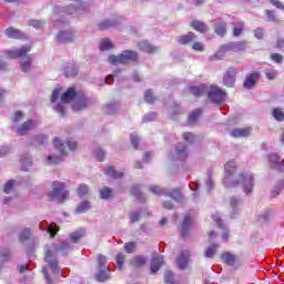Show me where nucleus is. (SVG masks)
<instances>
[{
    "mask_svg": "<svg viewBox=\"0 0 284 284\" xmlns=\"http://www.w3.org/2000/svg\"><path fill=\"white\" fill-rule=\"evenodd\" d=\"M239 165H236V161L231 160L224 166V186L225 187H239L242 185L243 192L248 195L254 192V174L242 172L239 174L236 180L232 181V176L236 174Z\"/></svg>",
    "mask_w": 284,
    "mask_h": 284,
    "instance_id": "1",
    "label": "nucleus"
},
{
    "mask_svg": "<svg viewBox=\"0 0 284 284\" xmlns=\"http://www.w3.org/2000/svg\"><path fill=\"white\" fill-rule=\"evenodd\" d=\"M68 250H70V244L68 242H62L59 245L52 244L51 248H47L44 253V262L48 263L51 272L58 274V276H63L61 268L59 267V261L57 260V254L61 252L62 256L68 254Z\"/></svg>",
    "mask_w": 284,
    "mask_h": 284,
    "instance_id": "2",
    "label": "nucleus"
},
{
    "mask_svg": "<svg viewBox=\"0 0 284 284\" xmlns=\"http://www.w3.org/2000/svg\"><path fill=\"white\" fill-rule=\"evenodd\" d=\"M111 65H130V63L139 62V52L133 50H124L120 54H111L108 58Z\"/></svg>",
    "mask_w": 284,
    "mask_h": 284,
    "instance_id": "3",
    "label": "nucleus"
},
{
    "mask_svg": "<svg viewBox=\"0 0 284 284\" xmlns=\"http://www.w3.org/2000/svg\"><path fill=\"white\" fill-rule=\"evenodd\" d=\"M52 191L49 193L50 201L58 199L59 203H63L70 196V191L65 190V183L53 181L51 185Z\"/></svg>",
    "mask_w": 284,
    "mask_h": 284,
    "instance_id": "4",
    "label": "nucleus"
},
{
    "mask_svg": "<svg viewBox=\"0 0 284 284\" xmlns=\"http://www.w3.org/2000/svg\"><path fill=\"white\" fill-rule=\"evenodd\" d=\"M221 261L225 264L229 265V267H234V270H239V267L243 266V262L239 257V255L226 251L221 254Z\"/></svg>",
    "mask_w": 284,
    "mask_h": 284,
    "instance_id": "5",
    "label": "nucleus"
},
{
    "mask_svg": "<svg viewBox=\"0 0 284 284\" xmlns=\"http://www.w3.org/2000/svg\"><path fill=\"white\" fill-rule=\"evenodd\" d=\"M207 97L211 100V103H216L217 105H221L222 102L225 101L226 93L225 91L221 90V88L216 85H211Z\"/></svg>",
    "mask_w": 284,
    "mask_h": 284,
    "instance_id": "6",
    "label": "nucleus"
},
{
    "mask_svg": "<svg viewBox=\"0 0 284 284\" xmlns=\"http://www.w3.org/2000/svg\"><path fill=\"white\" fill-rule=\"evenodd\" d=\"M88 105H90V100L85 97V93L78 91V95H75V100L72 104V110H74V112H81V110H87Z\"/></svg>",
    "mask_w": 284,
    "mask_h": 284,
    "instance_id": "7",
    "label": "nucleus"
},
{
    "mask_svg": "<svg viewBox=\"0 0 284 284\" xmlns=\"http://www.w3.org/2000/svg\"><path fill=\"white\" fill-rule=\"evenodd\" d=\"M236 74H239V71L234 68H229L223 77V84L226 88H234V83H236Z\"/></svg>",
    "mask_w": 284,
    "mask_h": 284,
    "instance_id": "8",
    "label": "nucleus"
},
{
    "mask_svg": "<svg viewBox=\"0 0 284 284\" xmlns=\"http://www.w3.org/2000/svg\"><path fill=\"white\" fill-rule=\"evenodd\" d=\"M261 81V73L258 71H254L246 75L245 81L243 82V88L245 90H252Z\"/></svg>",
    "mask_w": 284,
    "mask_h": 284,
    "instance_id": "9",
    "label": "nucleus"
},
{
    "mask_svg": "<svg viewBox=\"0 0 284 284\" xmlns=\"http://www.w3.org/2000/svg\"><path fill=\"white\" fill-rule=\"evenodd\" d=\"M32 50V45L27 44L21 47L20 49L9 51L8 57L9 59H21L23 57H28V52Z\"/></svg>",
    "mask_w": 284,
    "mask_h": 284,
    "instance_id": "10",
    "label": "nucleus"
},
{
    "mask_svg": "<svg viewBox=\"0 0 284 284\" xmlns=\"http://www.w3.org/2000/svg\"><path fill=\"white\" fill-rule=\"evenodd\" d=\"M190 153L187 152V145L180 142L175 145V159L178 161H187Z\"/></svg>",
    "mask_w": 284,
    "mask_h": 284,
    "instance_id": "11",
    "label": "nucleus"
},
{
    "mask_svg": "<svg viewBox=\"0 0 284 284\" xmlns=\"http://www.w3.org/2000/svg\"><path fill=\"white\" fill-rule=\"evenodd\" d=\"M34 125H37V122L34 120H27L20 126H18L17 134L19 136H26V134H28L30 130H34Z\"/></svg>",
    "mask_w": 284,
    "mask_h": 284,
    "instance_id": "12",
    "label": "nucleus"
},
{
    "mask_svg": "<svg viewBox=\"0 0 284 284\" xmlns=\"http://www.w3.org/2000/svg\"><path fill=\"white\" fill-rule=\"evenodd\" d=\"M4 34L6 37H8V39H28V36L26 33L21 32V30L19 29H14V27L7 28L4 30Z\"/></svg>",
    "mask_w": 284,
    "mask_h": 284,
    "instance_id": "13",
    "label": "nucleus"
},
{
    "mask_svg": "<svg viewBox=\"0 0 284 284\" xmlns=\"http://www.w3.org/2000/svg\"><path fill=\"white\" fill-rule=\"evenodd\" d=\"M196 41V33L189 31L185 36H179L176 42L179 45H190Z\"/></svg>",
    "mask_w": 284,
    "mask_h": 284,
    "instance_id": "14",
    "label": "nucleus"
},
{
    "mask_svg": "<svg viewBox=\"0 0 284 284\" xmlns=\"http://www.w3.org/2000/svg\"><path fill=\"white\" fill-rule=\"evenodd\" d=\"M77 36L72 31H60L57 36L59 43H72Z\"/></svg>",
    "mask_w": 284,
    "mask_h": 284,
    "instance_id": "15",
    "label": "nucleus"
},
{
    "mask_svg": "<svg viewBox=\"0 0 284 284\" xmlns=\"http://www.w3.org/2000/svg\"><path fill=\"white\" fill-rule=\"evenodd\" d=\"M251 133H252V128L246 126L242 129H233L230 135L233 139H245V136H250Z\"/></svg>",
    "mask_w": 284,
    "mask_h": 284,
    "instance_id": "16",
    "label": "nucleus"
},
{
    "mask_svg": "<svg viewBox=\"0 0 284 284\" xmlns=\"http://www.w3.org/2000/svg\"><path fill=\"white\" fill-rule=\"evenodd\" d=\"M138 48L148 54H154V52H159V48L152 45L148 40L138 42Z\"/></svg>",
    "mask_w": 284,
    "mask_h": 284,
    "instance_id": "17",
    "label": "nucleus"
},
{
    "mask_svg": "<svg viewBox=\"0 0 284 284\" xmlns=\"http://www.w3.org/2000/svg\"><path fill=\"white\" fill-rule=\"evenodd\" d=\"M79 92L74 90V88H69L60 97L62 103H71V101H74L77 99Z\"/></svg>",
    "mask_w": 284,
    "mask_h": 284,
    "instance_id": "18",
    "label": "nucleus"
},
{
    "mask_svg": "<svg viewBox=\"0 0 284 284\" xmlns=\"http://www.w3.org/2000/svg\"><path fill=\"white\" fill-rule=\"evenodd\" d=\"M190 227H192V217L190 214L184 216L183 223L181 225L180 232L181 236L185 239L190 234Z\"/></svg>",
    "mask_w": 284,
    "mask_h": 284,
    "instance_id": "19",
    "label": "nucleus"
},
{
    "mask_svg": "<svg viewBox=\"0 0 284 284\" xmlns=\"http://www.w3.org/2000/svg\"><path fill=\"white\" fill-rule=\"evenodd\" d=\"M176 263L180 270H185V267H187V263H190V252L182 251L176 258Z\"/></svg>",
    "mask_w": 284,
    "mask_h": 284,
    "instance_id": "20",
    "label": "nucleus"
},
{
    "mask_svg": "<svg viewBox=\"0 0 284 284\" xmlns=\"http://www.w3.org/2000/svg\"><path fill=\"white\" fill-rule=\"evenodd\" d=\"M190 26L191 28H193V30H195V32H200L201 34H205V32L210 30V27H207V24L200 20L191 21Z\"/></svg>",
    "mask_w": 284,
    "mask_h": 284,
    "instance_id": "21",
    "label": "nucleus"
},
{
    "mask_svg": "<svg viewBox=\"0 0 284 284\" xmlns=\"http://www.w3.org/2000/svg\"><path fill=\"white\" fill-rule=\"evenodd\" d=\"M190 92H191V94H193V97L199 99L200 97H203V94H205V92H207V85H205V84L193 85L190 88Z\"/></svg>",
    "mask_w": 284,
    "mask_h": 284,
    "instance_id": "22",
    "label": "nucleus"
},
{
    "mask_svg": "<svg viewBox=\"0 0 284 284\" xmlns=\"http://www.w3.org/2000/svg\"><path fill=\"white\" fill-rule=\"evenodd\" d=\"M163 266V256L158 255L151 260V273L156 274Z\"/></svg>",
    "mask_w": 284,
    "mask_h": 284,
    "instance_id": "23",
    "label": "nucleus"
},
{
    "mask_svg": "<svg viewBox=\"0 0 284 284\" xmlns=\"http://www.w3.org/2000/svg\"><path fill=\"white\" fill-rule=\"evenodd\" d=\"M114 191L110 186H104L100 190V199L103 201H110L112 199Z\"/></svg>",
    "mask_w": 284,
    "mask_h": 284,
    "instance_id": "24",
    "label": "nucleus"
},
{
    "mask_svg": "<svg viewBox=\"0 0 284 284\" xmlns=\"http://www.w3.org/2000/svg\"><path fill=\"white\" fill-rule=\"evenodd\" d=\"M215 34L219 37H225L227 34V24L225 22H217L214 26Z\"/></svg>",
    "mask_w": 284,
    "mask_h": 284,
    "instance_id": "25",
    "label": "nucleus"
},
{
    "mask_svg": "<svg viewBox=\"0 0 284 284\" xmlns=\"http://www.w3.org/2000/svg\"><path fill=\"white\" fill-rule=\"evenodd\" d=\"M53 145L55 150L60 151V154H62V156H68V151H65V144L61 142V139L54 138Z\"/></svg>",
    "mask_w": 284,
    "mask_h": 284,
    "instance_id": "26",
    "label": "nucleus"
},
{
    "mask_svg": "<svg viewBox=\"0 0 284 284\" xmlns=\"http://www.w3.org/2000/svg\"><path fill=\"white\" fill-rule=\"evenodd\" d=\"M61 163H63V158L54 154L48 155L45 161V165H61Z\"/></svg>",
    "mask_w": 284,
    "mask_h": 284,
    "instance_id": "27",
    "label": "nucleus"
},
{
    "mask_svg": "<svg viewBox=\"0 0 284 284\" xmlns=\"http://www.w3.org/2000/svg\"><path fill=\"white\" fill-rule=\"evenodd\" d=\"M99 48L101 52H105L108 50H112V48H114V44L112 43L111 39L104 38L100 41Z\"/></svg>",
    "mask_w": 284,
    "mask_h": 284,
    "instance_id": "28",
    "label": "nucleus"
},
{
    "mask_svg": "<svg viewBox=\"0 0 284 284\" xmlns=\"http://www.w3.org/2000/svg\"><path fill=\"white\" fill-rule=\"evenodd\" d=\"M106 176H111V179H123V172H119L114 170V166H109L104 170Z\"/></svg>",
    "mask_w": 284,
    "mask_h": 284,
    "instance_id": "29",
    "label": "nucleus"
},
{
    "mask_svg": "<svg viewBox=\"0 0 284 284\" xmlns=\"http://www.w3.org/2000/svg\"><path fill=\"white\" fill-rule=\"evenodd\" d=\"M145 263H148V261L141 255H138L130 261V265H132V267H143Z\"/></svg>",
    "mask_w": 284,
    "mask_h": 284,
    "instance_id": "30",
    "label": "nucleus"
},
{
    "mask_svg": "<svg viewBox=\"0 0 284 284\" xmlns=\"http://www.w3.org/2000/svg\"><path fill=\"white\" fill-rule=\"evenodd\" d=\"M150 192H152V194H156V196H168V190L159 185L150 186Z\"/></svg>",
    "mask_w": 284,
    "mask_h": 284,
    "instance_id": "31",
    "label": "nucleus"
},
{
    "mask_svg": "<svg viewBox=\"0 0 284 284\" xmlns=\"http://www.w3.org/2000/svg\"><path fill=\"white\" fill-rule=\"evenodd\" d=\"M59 230H61L59 227V225H57V223H54V222H51L47 229V232H48V234H50L51 239H54V236H57V234H59Z\"/></svg>",
    "mask_w": 284,
    "mask_h": 284,
    "instance_id": "32",
    "label": "nucleus"
},
{
    "mask_svg": "<svg viewBox=\"0 0 284 284\" xmlns=\"http://www.w3.org/2000/svg\"><path fill=\"white\" fill-rule=\"evenodd\" d=\"M166 196H170V199H173V201H181L183 199L180 189H174L170 193L166 191Z\"/></svg>",
    "mask_w": 284,
    "mask_h": 284,
    "instance_id": "33",
    "label": "nucleus"
},
{
    "mask_svg": "<svg viewBox=\"0 0 284 284\" xmlns=\"http://www.w3.org/2000/svg\"><path fill=\"white\" fill-rule=\"evenodd\" d=\"M203 114V110L195 109L190 115H189V123H195V121H199V118Z\"/></svg>",
    "mask_w": 284,
    "mask_h": 284,
    "instance_id": "34",
    "label": "nucleus"
},
{
    "mask_svg": "<svg viewBox=\"0 0 284 284\" xmlns=\"http://www.w3.org/2000/svg\"><path fill=\"white\" fill-rule=\"evenodd\" d=\"M78 196H85L90 193V186L88 184H80L77 189Z\"/></svg>",
    "mask_w": 284,
    "mask_h": 284,
    "instance_id": "35",
    "label": "nucleus"
},
{
    "mask_svg": "<svg viewBox=\"0 0 284 284\" xmlns=\"http://www.w3.org/2000/svg\"><path fill=\"white\" fill-rule=\"evenodd\" d=\"M32 55H27V60L21 63V70L22 72H30V68L32 65Z\"/></svg>",
    "mask_w": 284,
    "mask_h": 284,
    "instance_id": "36",
    "label": "nucleus"
},
{
    "mask_svg": "<svg viewBox=\"0 0 284 284\" xmlns=\"http://www.w3.org/2000/svg\"><path fill=\"white\" fill-rule=\"evenodd\" d=\"M98 264L101 267V270H108V272H110V268L108 267V257H105L104 255H98Z\"/></svg>",
    "mask_w": 284,
    "mask_h": 284,
    "instance_id": "37",
    "label": "nucleus"
},
{
    "mask_svg": "<svg viewBox=\"0 0 284 284\" xmlns=\"http://www.w3.org/2000/svg\"><path fill=\"white\" fill-rule=\"evenodd\" d=\"M234 52H243L247 48V41L233 42Z\"/></svg>",
    "mask_w": 284,
    "mask_h": 284,
    "instance_id": "38",
    "label": "nucleus"
},
{
    "mask_svg": "<svg viewBox=\"0 0 284 284\" xmlns=\"http://www.w3.org/2000/svg\"><path fill=\"white\" fill-rule=\"evenodd\" d=\"M216 250H219V244H212L205 251L206 258H212L214 254H216Z\"/></svg>",
    "mask_w": 284,
    "mask_h": 284,
    "instance_id": "39",
    "label": "nucleus"
},
{
    "mask_svg": "<svg viewBox=\"0 0 284 284\" xmlns=\"http://www.w3.org/2000/svg\"><path fill=\"white\" fill-rule=\"evenodd\" d=\"M144 101L150 104H153L156 101V97H154V93H152V90L149 89L145 91Z\"/></svg>",
    "mask_w": 284,
    "mask_h": 284,
    "instance_id": "40",
    "label": "nucleus"
},
{
    "mask_svg": "<svg viewBox=\"0 0 284 284\" xmlns=\"http://www.w3.org/2000/svg\"><path fill=\"white\" fill-rule=\"evenodd\" d=\"M88 210H90V202L84 201L81 204H79L77 212H78V214H85V212H88Z\"/></svg>",
    "mask_w": 284,
    "mask_h": 284,
    "instance_id": "41",
    "label": "nucleus"
},
{
    "mask_svg": "<svg viewBox=\"0 0 284 284\" xmlns=\"http://www.w3.org/2000/svg\"><path fill=\"white\" fill-rule=\"evenodd\" d=\"M32 236V231L30 229H23L20 233V241L23 243L24 241H28Z\"/></svg>",
    "mask_w": 284,
    "mask_h": 284,
    "instance_id": "42",
    "label": "nucleus"
},
{
    "mask_svg": "<svg viewBox=\"0 0 284 284\" xmlns=\"http://www.w3.org/2000/svg\"><path fill=\"white\" fill-rule=\"evenodd\" d=\"M97 278L100 283H105V281H109L110 273L105 271H99L97 274Z\"/></svg>",
    "mask_w": 284,
    "mask_h": 284,
    "instance_id": "43",
    "label": "nucleus"
},
{
    "mask_svg": "<svg viewBox=\"0 0 284 284\" xmlns=\"http://www.w3.org/2000/svg\"><path fill=\"white\" fill-rule=\"evenodd\" d=\"M265 14L267 17V21H271L273 23H281V20H278V18H276V13L272 10H266Z\"/></svg>",
    "mask_w": 284,
    "mask_h": 284,
    "instance_id": "44",
    "label": "nucleus"
},
{
    "mask_svg": "<svg viewBox=\"0 0 284 284\" xmlns=\"http://www.w3.org/2000/svg\"><path fill=\"white\" fill-rule=\"evenodd\" d=\"M272 115L274 116V119H276L278 122L284 121V112L281 109H273Z\"/></svg>",
    "mask_w": 284,
    "mask_h": 284,
    "instance_id": "45",
    "label": "nucleus"
},
{
    "mask_svg": "<svg viewBox=\"0 0 284 284\" xmlns=\"http://www.w3.org/2000/svg\"><path fill=\"white\" fill-rule=\"evenodd\" d=\"M118 270H123V263H125V255L123 253H118L115 256Z\"/></svg>",
    "mask_w": 284,
    "mask_h": 284,
    "instance_id": "46",
    "label": "nucleus"
},
{
    "mask_svg": "<svg viewBox=\"0 0 284 284\" xmlns=\"http://www.w3.org/2000/svg\"><path fill=\"white\" fill-rule=\"evenodd\" d=\"M136 250V243L135 242H128L124 244V252L128 254H132Z\"/></svg>",
    "mask_w": 284,
    "mask_h": 284,
    "instance_id": "47",
    "label": "nucleus"
},
{
    "mask_svg": "<svg viewBox=\"0 0 284 284\" xmlns=\"http://www.w3.org/2000/svg\"><path fill=\"white\" fill-rule=\"evenodd\" d=\"M277 72L275 69H265V77L268 81H274L276 79Z\"/></svg>",
    "mask_w": 284,
    "mask_h": 284,
    "instance_id": "48",
    "label": "nucleus"
},
{
    "mask_svg": "<svg viewBox=\"0 0 284 284\" xmlns=\"http://www.w3.org/2000/svg\"><path fill=\"white\" fill-rule=\"evenodd\" d=\"M29 26H31L32 28H36V30H41V28L45 26V22L41 20H31L29 22Z\"/></svg>",
    "mask_w": 284,
    "mask_h": 284,
    "instance_id": "49",
    "label": "nucleus"
},
{
    "mask_svg": "<svg viewBox=\"0 0 284 284\" xmlns=\"http://www.w3.org/2000/svg\"><path fill=\"white\" fill-rule=\"evenodd\" d=\"M192 50H195V52H204L205 44H203V42L195 41L192 43Z\"/></svg>",
    "mask_w": 284,
    "mask_h": 284,
    "instance_id": "50",
    "label": "nucleus"
},
{
    "mask_svg": "<svg viewBox=\"0 0 284 284\" xmlns=\"http://www.w3.org/2000/svg\"><path fill=\"white\" fill-rule=\"evenodd\" d=\"M14 180H9L6 184H4V189L3 192L4 194H10V192H12L13 187H14Z\"/></svg>",
    "mask_w": 284,
    "mask_h": 284,
    "instance_id": "51",
    "label": "nucleus"
},
{
    "mask_svg": "<svg viewBox=\"0 0 284 284\" xmlns=\"http://www.w3.org/2000/svg\"><path fill=\"white\" fill-rule=\"evenodd\" d=\"M212 219L216 223L217 227H220V230H225V224L219 214H213Z\"/></svg>",
    "mask_w": 284,
    "mask_h": 284,
    "instance_id": "52",
    "label": "nucleus"
},
{
    "mask_svg": "<svg viewBox=\"0 0 284 284\" xmlns=\"http://www.w3.org/2000/svg\"><path fill=\"white\" fill-rule=\"evenodd\" d=\"M70 239H71L72 243H79V241H81V239H83V233L73 232L70 234Z\"/></svg>",
    "mask_w": 284,
    "mask_h": 284,
    "instance_id": "53",
    "label": "nucleus"
},
{
    "mask_svg": "<svg viewBox=\"0 0 284 284\" xmlns=\"http://www.w3.org/2000/svg\"><path fill=\"white\" fill-rule=\"evenodd\" d=\"M59 97H61V88L53 90L51 94V103H57V101H59Z\"/></svg>",
    "mask_w": 284,
    "mask_h": 284,
    "instance_id": "54",
    "label": "nucleus"
},
{
    "mask_svg": "<svg viewBox=\"0 0 284 284\" xmlns=\"http://www.w3.org/2000/svg\"><path fill=\"white\" fill-rule=\"evenodd\" d=\"M183 139L186 141V143H194L196 141V136L192 132H185L183 134Z\"/></svg>",
    "mask_w": 284,
    "mask_h": 284,
    "instance_id": "55",
    "label": "nucleus"
},
{
    "mask_svg": "<svg viewBox=\"0 0 284 284\" xmlns=\"http://www.w3.org/2000/svg\"><path fill=\"white\" fill-rule=\"evenodd\" d=\"M113 23L110 20H104L99 24V30H108L112 28Z\"/></svg>",
    "mask_w": 284,
    "mask_h": 284,
    "instance_id": "56",
    "label": "nucleus"
},
{
    "mask_svg": "<svg viewBox=\"0 0 284 284\" xmlns=\"http://www.w3.org/2000/svg\"><path fill=\"white\" fill-rule=\"evenodd\" d=\"M271 61H274V63H283V55L281 53H272Z\"/></svg>",
    "mask_w": 284,
    "mask_h": 284,
    "instance_id": "57",
    "label": "nucleus"
},
{
    "mask_svg": "<svg viewBox=\"0 0 284 284\" xmlns=\"http://www.w3.org/2000/svg\"><path fill=\"white\" fill-rule=\"evenodd\" d=\"M131 194L133 195V196H136V199H141V187H139V185H133L132 187H131Z\"/></svg>",
    "mask_w": 284,
    "mask_h": 284,
    "instance_id": "58",
    "label": "nucleus"
},
{
    "mask_svg": "<svg viewBox=\"0 0 284 284\" xmlns=\"http://www.w3.org/2000/svg\"><path fill=\"white\" fill-rule=\"evenodd\" d=\"M95 156H97L98 161H100V162L105 161V151H103V149L99 148L97 150Z\"/></svg>",
    "mask_w": 284,
    "mask_h": 284,
    "instance_id": "59",
    "label": "nucleus"
},
{
    "mask_svg": "<svg viewBox=\"0 0 284 284\" xmlns=\"http://www.w3.org/2000/svg\"><path fill=\"white\" fill-rule=\"evenodd\" d=\"M244 26H245V23L241 22L239 28H234L233 36L241 37V34H243Z\"/></svg>",
    "mask_w": 284,
    "mask_h": 284,
    "instance_id": "60",
    "label": "nucleus"
},
{
    "mask_svg": "<svg viewBox=\"0 0 284 284\" xmlns=\"http://www.w3.org/2000/svg\"><path fill=\"white\" fill-rule=\"evenodd\" d=\"M106 114H114L116 112V104H106Z\"/></svg>",
    "mask_w": 284,
    "mask_h": 284,
    "instance_id": "61",
    "label": "nucleus"
},
{
    "mask_svg": "<svg viewBox=\"0 0 284 284\" xmlns=\"http://www.w3.org/2000/svg\"><path fill=\"white\" fill-rule=\"evenodd\" d=\"M23 112L17 111L13 116V123H19L23 119Z\"/></svg>",
    "mask_w": 284,
    "mask_h": 284,
    "instance_id": "62",
    "label": "nucleus"
},
{
    "mask_svg": "<svg viewBox=\"0 0 284 284\" xmlns=\"http://www.w3.org/2000/svg\"><path fill=\"white\" fill-rule=\"evenodd\" d=\"M270 2L278 10H284V6L283 2H281V0H270Z\"/></svg>",
    "mask_w": 284,
    "mask_h": 284,
    "instance_id": "63",
    "label": "nucleus"
},
{
    "mask_svg": "<svg viewBox=\"0 0 284 284\" xmlns=\"http://www.w3.org/2000/svg\"><path fill=\"white\" fill-rule=\"evenodd\" d=\"M254 34L256 39H263V37H265V31H263L261 28H257L254 30Z\"/></svg>",
    "mask_w": 284,
    "mask_h": 284,
    "instance_id": "64",
    "label": "nucleus"
}]
</instances>
